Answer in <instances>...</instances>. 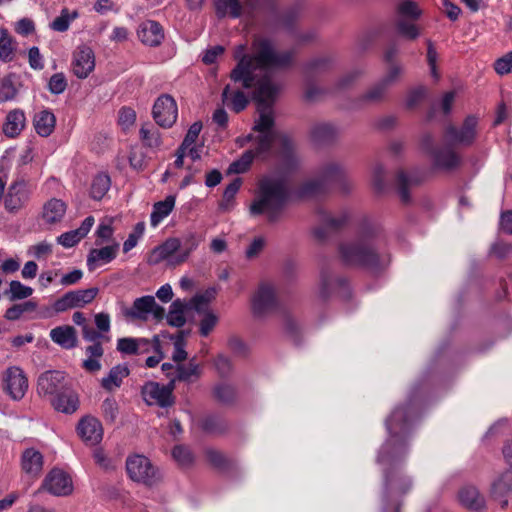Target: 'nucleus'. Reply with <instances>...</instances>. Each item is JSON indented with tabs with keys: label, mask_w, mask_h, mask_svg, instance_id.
I'll list each match as a JSON object with an SVG mask.
<instances>
[{
	"label": "nucleus",
	"mask_w": 512,
	"mask_h": 512,
	"mask_svg": "<svg viewBox=\"0 0 512 512\" xmlns=\"http://www.w3.org/2000/svg\"><path fill=\"white\" fill-rule=\"evenodd\" d=\"M252 54H246V46L240 44L234 50V58L238 64L231 71L234 82H241L244 88L255 86V97L259 103V118L253 126L254 134L239 137L236 143L243 147L252 142L253 147L232 162L228 168L230 174L246 172L253 159L267 160L271 157L280 158L283 163L292 167L298 163L293 141L286 134L278 131L271 105L276 100L281 86L273 80L269 72L289 67L294 59L292 50H278L274 42L264 36H256L251 45Z\"/></svg>",
	"instance_id": "f257e3e1"
},
{
	"label": "nucleus",
	"mask_w": 512,
	"mask_h": 512,
	"mask_svg": "<svg viewBox=\"0 0 512 512\" xmlns=\"http://www.w3.org/2000/svg\"><path fill=\"white\" fill-rule=\"evenodd\" d=\"M413 414V408L408 404L395 408L386 421L389 437L380 449L378 462L389 466L385 470L384 479V494L387 499L401 496L411 488V481L402 475L398 464L406 453V436Z\"/></svg>",
	"instance_id": "f03ea898"
},
{
	"label": "nucleus",
	"mask_w": 512,
	"mask_h": 512,
	"mask_svg": "<svg viewBox=\"0 0 512 512\" xmlns=\"http://www.w3.org/2000/svg\"><path fill=\"white\" fill-rule=\"evenodd\" d=\"M288 200V188L284 179L265 176L259 182L258 193L250 206L254 216L265 215L267 221L275 223L283 215Z\"/></svg>",
	"instance_id": "7ed1b4c3"
},
{
	"label": "nucleus",
	"mask_w": 512,
	"mask_h": 512,
	"mask_svg": "<svg viewBox=\"0 0 512 512\" xmlns=\"http://www.w3.org/2000/svg\"><path fill=\"white\" fill-rule=\"evenodd\" d=\"M347 178V170L343 164L337 161H328L319 169L315 179L305 181L297 191L299 197L308 198L321 194L326 185L341 183Z\"/></svg>",
	"instance_id": "20e7f679"
},
{
	"label": "nucleus",
	"mask_w": 512,
	"mask_h": 512,
	"mask_svg": "<svg viewBox=\"0 0 512 512\" xmlns=\"http://www.w3.org/2000/svg\"><path fill=\"white\" fill-rule=\"evenodd\" d=\"M340 254L343 261L348 265H360L369 268L378 266L379 256L366 237H359L342 243Z\"/></svg>",
	"instance_id": "39448f33"
},
{
	"label": "nucleus",
	"mask_w": 512,
	"mask_h": 512,
	"mask_svg": "<svg viewBox=\"0 0 512 512\" xmlns=\"http://www.w3.org/2000/svg\"><path fill=\"white\" fill-rule=\"evenodd\" d=\"M126 470L129 477L138 483L152 486L158 483L162 476L157 467L144 455H133L126 460Z\"/></svg>",
	"instance_id": "423d86ee"
},
{
	"label": "nucleus",
	"mask_w": 512,
	"mask_h": 512,
	"mask_svg": "<svg viewBox=\"0 0 512 512\" xmlns=\"http://www.w3.org/2000/svg\"><path fill=\"white\" fill-rule=\"evenodd\" d=\"M420 144L423 151L431 156L435 168L451 170L460 164V156L451 147L434 148V139L431 134H423Z\"/></svg>",
	"instance_id": "0eeeda50"
},
{
	"label": "nucleus",
	"mask_w": 512,
	"mask_h": 512,
	"mask_svg": "<svg viewBox=\"0 0 512 512\" xmlns=\"http://www.w3.org/2000/svg\"><path fill=\"white\" fill-rule=\"evenodd\" d=\"M161 368L171 384L174 385V388L176 387V382H184L186 384L197 382L203 373L202 365L196 361L195 357L191 358L188 363H163Z\"/></svg>",
	"instance_id": "6e6552de"
},
{
	"label": "nucleus",
	"mask_w": 512,
	"mask_h": 512,
	"mask_svg": "<svg viewBox=\"0 0 512 512\" xmlns=\"http://www.w3.org/2000/svg\"><path fill=\"white\" fill-rule=\"evenodd\" d=\"M478 122L479 119L476 116L469 115L459 128L453 125L447 126L444 137L451 144L469 146L477 137Z\"/></svg>",
	"instance_id": "1a4fd4ad"
},
{
	"label": "nucleus",
	"mask_w": 512,
	"mask_h": 512,
	"mask_svg": "<svg viewBox=\"0 0 512 512\" xmlns=\"http://www.w3.org/2000/svg\"><path fill=\"white\" fill-rule=\"evenodd\" d=\"M174 389V385H172L170 381L167 385L150 381L143 385L141 394L146 404L167 408L172 406L175 402L173 396Z\"/></svg>",
	"instance_id": "9d476101"
},
{
	"label": "nucleus",
	"mask_w": 512,
	"mask_h": 512,
	"mask_svg": "<svg viewBox=\"0 0 512 512\" xmlns=\"http://www.w3.org/2000/svg\"><path fill=\"white\" fill-rule=\"evenodd\" d=\"M31 190L23 179L13 181L4 196V207L7 212L15 214L23 209L30 200Z\"/></svg>",
	"instance_id": "9b49d317"
},
{
	"label": "nucleus",
	"mask_w": 512,
	"mask_h": 512,
	"mask_svg": "<svg viewBox=\"0 0 512 512\" xmlns=\"http://www.w3.org/2000/svg\"><path fill=\"white\" fill-rule=\"evenodd\" d=\"M70 388L65 373L57 370L43 372L37 380V392L39 395L50 399L64 390Z\"/></svg>",
	"instance_id": "f8f14e48"
},
{
	"label": "nucleus",
	"mask_w": 512,
	"mask_h": 512,
	"mask_svg": "<svg viewBox=\"0 0 512 512\" xmlns=\"http://www.w3.org/2000/svg\"><path fill=\"white\" fill-rule=\"evenodd\" d=\"M41 490L54 496H67L73 491V482L65 471L54 468L46 475L36 494Z\"/></svg>",
	"instance_id": "ddd939ff"
},
{
	"label": "nucleus",
	"mask_w": 512,
	"mask_h": 512,
	"mask_svg": "<svg viewBox=\"0 0 512 512\" xmlns=\"http://www.w3.org/2000/svg\"><path fill=\"white\" fill-rule=\"evenodd\" d=\"M152 114L159 126L163 128L171 127L178 116L176 101L168 94L159 96L154 103Z\"/></svg>",
	"instance_id": "4468645a"
},
{
	"label": "nucleus",
	"mask_w": 512,
	"mask_h": 512,
	"mask_svg": "<svg viewBox=\"0 0 512 512\" xmlns=\"http://www.w3.org/2000/svg\"><path fill=\"white\" fill-rule=\"evenodd\" d=\"M4 390L13 400H21L28 390V380L24 371L17 367H9L3 375Z\"/></svg>",
	"instance_id": "2eb2a0df"
},
{
	"label": "nucleus",
	"mask_w": 512,
	"mask_h": 512,
	"mask_svg": "<svg viewBox=\"0 0 512 512\" xmlns=\"http://www.w3.org/2000/svg\"><path fill=\"white\" fill-rule=\"evenodd\" d=\"M277 295L275 287L270 283L259 285L252 298V310L257 316H262L277 307Z\"/></svg>",
	"instance_id": "dca6fc26"
},
{
	"label": "nucleus",
	"mask_w": 512,
	"mask_h": 512,
	"mask_svg": "<svg viewBox=\"0 0 512 512\" xmlns=\"http://www.w3.org/2000/svg\"><path fill=\"white\" fill-rule=\"evenodd\" d=\"M182 247L181 239L177 237H170L166 239L163 243L156 246L147 257V262L150 265H157L163 261H167L169 265L177 266L178 264H174L173 260L179 253V250Z\"/></svg>",
	"instance_id": "f3484780"
},
{
	"label": "nucleus",
	"mask_w": 512,
	"mask_h": 512,
	"mask_svg": "<svg viewBox=\"0 0 512 512\" xmlns=\"http://www.w3.org/2000/svg\"><path fill=\"white\" fill-rule=\"evenodd\" d=\"M71 66L73 74L77 78H87L95 68V55L93 50L87 45L78 46L73 53Z\"/></svg>",
	"instance_id": "a211bd4d"
},
{
	"label": "nucleus",
	"mask_w": 512,
	"mask_h": 512,
	"mask_svg": "<svg viewBox=\"0 0 512 512\" xmlns=\"http://www.w3.org/2000/svg\"><path fill=\"white\" fill-rule=\"evenodd\" d=\"M160 340L154 336L152 340L146 338L124 337L117 341V350L126 355H137L149 353L151 349L158 350Z\"/></svg>",
	"instance_id": "6ab92c4d"
},
{
	"label": "nucleus",
	"mask_w": 512,
	"mask_h": 512,
	"mask_svg": "<svg viewBox=\"0 0 512 512\" xmlns=\"http://www.w3.org/2000/svg\"><path fill=\"white\" fill-rule=\"evenodd\" d=\"M77 432L81 439L88 445H97L103 438L101 422L93 416H85L77 425Z\"/></svg>",
	"instance_id": "aec40b11"
},
{
	"label": "nucleus",
	"mask_w": 512,
	"mask_h": 512,
	"mask_svg": "<svg viewBox=\"0 0 512 512\" xmlns=\"http://www.w3.org/2000/svg\"><path fill=\"white\" fill-rule=\"evenodd\" d=\"M139 40L147 46L156 47L161 44L164 39V31L162 26L153 20L142 22L137 30Z\"/></svg>",
	"instance_id": "412c9836"
},
{
	"label": "nucleus",
	"mask_w": 512,
	"mask_h": 512,
	"mask_svg": "<svg viewBox=\"0 0 512 512\" xmlns=\"http://www.w3.org/2000/svg\"><path fill=\"white\" fill-rule=\"evenodd\" d=\"M119 244L114 243L102 248L91 249L87 256V267L90 271L110 263L118 254Z\"/></svg>",
	"instance_id": "4be33fe9"
},
{
	"label": "nucleus",
	"mask_w": 512,
	"mask_h": 512,
	"mask_svg": "<svg viewBox=\"0 0 512 512\" xmlns=\"http://www.w3.org/2000/svg\"><path fill=\"white\" fill-rule=\"evenodd\" d=\"M43 464V455L35 448H27L22 452L21 469L26 475L37 478L42 472Z\"/></svg>",
	"instance_id": "5701e85b"
},
{
	"label": "nucleus",
	"mask_w": 512,
	"mask_h": 512,
	"mask_svg": "<svg viewBox=\"0 0 512 512\" xmlns=\"http://www.w3.org/2000/svg\"><path fill=\"white\" fill-rule=\"evenodd\" d=\"M154 307V297L147 295L136 298L132 307L126 308L123 314L132 320L147 321L151 310Z\"/></svg>",
	"instance_id": "b1692460"
},
{
	"label": "nucleus",
	"mask_w": 512,
	"mask_h": 512,
	"mask_svg": "<svg viewBox=\"0 0 512 512\" xmlns=\"http://www.w3.org/2000/svg\"><path fill=\"white\" fill-rule=\"evenodd\" d=\"M26 126V116L23 110L13 109L6 115L2 126L4 135L8 138H16Z\"/></svg>",
	"instance_id": "393cba45"
},
{
	"label": "nucleus",
	"mask_w": 512,
	"mask_h": 512,
	"mask_svg": "<svg viewBox=\"0 0 512 512\" xmlns=\"http://www.w3.org/2000/svg\"><path fill=\"white\" fill-rule=\"evenodd\" d=\"M93 224L94 218L92 216L86 217L79 228L65 232L58 236L57 243L65 248H71L75 246L89 233Z\"/></svg>",
	"instance_id": "a878e982"
},
{
	"label": "nucleus",
	"mask_w": 512,
	"mask_h": 512,
	"mask_svg": "<svg viewBox=\"0 0 512 512\" xmlns=\"http://www.w3.org/2000/svg\"><path fill=\"white\" fill-rule=\"evenodd\" d=\"M67 205L57 198L48 200L42 208L41 218L48 225H54L62 221L66 214Z\"/></svg>",
	"instance_id": "bb28decb"
},
{
	"label": "nucleus",
	"mask_w": 512,
	"mask_h": 512,
	"mask_svg": "<svg viewBox=\"0 0 512 512\" xmlns=\"http://www.w3.org/2000/svg\"><path fill=\"white\" fill-rule=\"evenodd\" d=\"M50 401L55 410L65 414H72L79 407L78 395L71 388L54 396Z\"/></svg>",
	"instance_id": "cd10ccee"
},
{
	"label": "nucleus",
	"mask_w": 512,
	"mask_h": 512,
	"mask_svg": "<svg viewBox=\"0 0 512 512\" xmlns=\"http://www.w3.org/2000/svg\"><path fill=\"white\" fill-rule=\"evenodd\" d=\"M512 491V471L507 470L500 474L492 483V497L504 507L507 505V495Z\"/></svg>",
	"instance_id": "c85d7f7f"
},
{
	"label": "nucleus",
	"mask_w": 512,
	"mask_h": 512,
	"mask_svg": "<svg viewBox=\"0 0 512 512\" xmlns=\"http://www.w3.org/2000/svg\"><path fill=\"white\" fill-rule=\"evenodd\" d=\"M51 340L64 349L77 346L76 329L70 325L57 326L50 331Z\"/></svg>",
	"instance_id": "c756f323"
},
{
	"label": "nucleus",
	"mask_w": 512,
	"mask_h": 512,
	"mask_svg": "<svg viewBox=\"0 0 512 512\" xmlns=\"http://www.w3.org/2000/svg\"><path fill=\"white\" fill-rule=\"evenodd\" d=\"M56 125L55 115L48 109H43L35 113L33 117V126L36 133L41 137L50 136Z\"/></svg>",
	"instance_id": "7c9ffc66"
},
{
	"label": "nucleus",
	"mask_w": 512,
	"mask_h": 512,
	"mask_svg": "<svg viewBox=\"0 0 512 512\" xmlns=\"http://www.w3.org/2000/svg\"><path fill=\"white\" fill-rule=\"evenodd\" d=\"M459 501L464 507L475 511L482 510L486 504L485 498L479 490L470 485L464 486L459 491Z\"/></svg>",
	"instance_id": "2f4dec72"
},
{
	"label": "nucleus",
	"mask_w": 512,
	"mask_h": 512,
	"mask_svg": "<svg viewBox=\"0 0 512 512\" xmlns=\"http://www.w3.org/2000/svg\"><path fill=\"white\" fill-rule=\"evenodd\" d=\"M129 375V369L126 365H116L112 367L106 377L101 380V386L106 391H114L118 389L124 378Z\"/></svg>",
	"instance_id": "473e14b6"
},
{
	"label": "nucleus",
	"mask_w": 512,
	"mask_h": 512,
	"mask_svg": "<svg viewBox=\"0 0 512 512\" xmlns=\"http://www.w3.org/2000/svg\"><path fill=\"white\" fill-rule=\"evenodd\" d=\"M421 182V176L415 172L401 171L397 175V189L403 202L410 200L409 189Z\"/></svg>",
	"instance_id": "72a5a7b5"
},
{
	"label": "nucleus",
	"mask_w": 512,
	"mask_h": 512,
	"mask_svg": "<svg viewBox=\"0 0 512 512\" xmlns=\"http://www.w3.org/2000/svg\"><path fill=\"white\" fill-rule=\"evenodd\" d=\"M222 100L224 104L233 109L235 112H240L248 104V99L245 94L240 91H232L230 85H227L222 92Z\"/></svg>",
	"instance_id": "f704fd0d"
},
{
	"label": "nucleus",
	"mask_w": 512,
	"mask_h": 512,
	"mask_svg": "<svg viewBox=\"0 0 512 512\" xmlns=\"http://www.w3.org/2000/svg\"><path fill=\"white\" fill-rule=\"evenodd\" d=\"M175 206V197L167 196L164 201H159L154 204L150 216V222L153 227H157L159 223L166 218Z\"/></svg>",
	"instance_id": "c9c22d12"
},
{
	"label": "nucleus",
	"mask_w": 512,
	"mask_h": 512,
	"mask_svg": "<svg viewBox=\"0 0 512 512\" xmlns=\"http://www.w3.org/2000/svg\"><path fill=\"white\" fill-rule=\"evenodd\" d=\"M187 305L184 301L177 299L172 302L169 312L166 316L167 323L170 326L180 328L186 323L185 310Z\"/></svg>",
	"instance_id": "e433bc0d"
},
{
	"label": "nucleus",
	"mask_w": 512,
	"mask_h": 512,
	"mask_svg": "<svg viewBox=\"0 0 512 512\" xmlns=\"http://www.w3.org/2000/svg\"><path fill=\"white\" fill-rule=\"evenodd\" d=\"M216 14L219 17L230 16L238 18L242 13L239 0H214Z\"/></svg>",
	"instance_id": "4c0bfd02"
},
{
	"label": "nucleus",
	"mask_w": 512,
	"mask_h": 512,
	"mask_svg": "<svg viewBox=\"0 0 512 512\" xmlns=\"http://www.w3.org/2000/svg\"><path fill=\"white\" fill-rule=\"evenodd\" d=\"M182 247L179 250V253L174 258V264H182L184 263L190 256V254L197 249L199 245V241L195 233L190 232L181 239Z\"/></svg>",
	"instance_id": "58836bf2"
},
{
	"label": "nucleus",
	"mask_w": 512,
	"mask_h": 512,
	"mask_svg": "<svg viewBox=\"0 0 512 512\" xmlns=\"http://www.w3.org/2000/svg\"><path fill=\"white\" fill-rule=\"evenodd\" d=\"M397 19L417 20L421 16V10L412 0H401L396 8Z\"/></svg>",
	"instance_id": "ea45409f"
},
{
	"label": "nucleus",
	"mask_w": 512,
	"mask_h": 512,
	"mask_svg": "<svg viewBox=\"0 0 512 512\" xmlns=\"http://www.w3.org/2000/svg\"><path fill=\"white\" fill-rule=\"evenodd\" d=\"M338 129L331 123H318L312 129V136L318 142H327L334 139Z\"/></svg>",
	"instance_id": "a19ab883"
},
{
	"label": "nucleus",
	"mask_w": 512,
	"mask_h": 512,
	"mask_svg": "<svg viewBox=\"0 0 512 512\" xmlns=\"http://www.w3.org/2000/svg\"><path fill=\"white\" fill-rule=\"evenodd\" d=\"M72 296L73 305L75 308H81L91 303L98 294V288H88L69 291Z\"/></svg>",
	"instance_id": "79ce46f5"
},
{
	"label": "nucleus",
	"mask_w": 512,
	"mask_h": 512,
	"mask_svg": "<svg viewBox=\"0 0 512 512\" xmlns=\"http://www.w3.org/2000/svg\"><path fill=\"white\" fill-rule=\"evenodd\" d=\"M14 42L6 29H0V60L10 62L14 56Z\"/></svg>",
	"instance_id": "37998d69"
},
{
	"label": "nucleus",
	"mask_w": 512,
	"mask_h": 512,
	"mask_svg": "<svg viewBox=\"0 0 512 512\" xmlns=\"http://www.w3.org/2000/svg\"><path fill=\"white\" fill-rule=\"evenodd\" d=\"M110 188V178L106 174L97 175L91 185V197L95 200H101Z\"/></svg>",
	"instance_id": "c03bdc74"
},
{
	"label": "nucleus",
	"mask_w": 512,
	"mask_h": 512,
	"mask_svg": "<svg viewBox=\"0 0 512 512\" xmlns=\"http://www.w3.org/2000/svg\"><path fill=\"white\" fill-rule=\"evenodd\" d=\"M78 17V12H69L67 8L62 9L60 16L56 17L50 24L54 31L65 32L69 29L71 21Z\"/></svg>",
	"instance_id": "a18cd8bd"
},
{
	"label": "nucleus",
	"mask_w": 512,
	"mask_h": 512,
	"mask_svg": "<svg viewBox=\"0 0 512 512\" xmlns=\"http://www.w3.org/2000/svg\"><path fill=\"white\" fill-rule=\"evenodd\" d=\"M242 185V181L240 178H236L233 180L224 190L222 201L220 203V208L227 211L231 209L233 205L234 198L238 193L240 187Z\"/></svg>",
	"instance_id": "49530a36"
},
{
	"label": "nucleus",
	"mask_w": 512,
	"mask_h": 512,
	"mask_svg": "<svg viewBox=\"0 0 512 512\" xmlns=\"http://www.w3.org/2000/svg\"><path fill=\"white\" fill-rule=\"evenodd\" d=\"M33 293V289L22 284L20 281L13 280L9 284V290L6 292L11 301L26 299Z\"/></svg>",
	"instance_id": "de8ad7c7"
},
{
	"label": "nucleus",
	"mask_w": 512,
	"mask_h": 512,
	"mask_svg": "<svg viewBox=\"0 0 512 512\" xmlns=\"http://www.w3.org/2000/svg\"><path fill=\"white\" fill-rule=\"evenodd\" d=\"M415 20H407V19H397L396 20V30L397 32L410 40L416 39L420 32L416 24Z\"/></svg>",
	"instance_id": "09e8293b"
},
{
	"label": "nucleus",
	"mask_w": 512,
	"mask_h": 512,
	"mask_svg": "<svg viewBox=\"0 0 512 512\" xmlns=\"http://www.w3.org/2000/svg\"><path fill=\"white\" fill-rule=\"evenodd\" d=\"M36 308L37 305L33 301L15 304L6 310L5 318L11 321L18 320L24 313L35 311Z\"/></svg>",
	"instance_id": "8fccbe9b"
},
{
	"label": "nucleus",
	"mask_w": 512,
	"mask_h": 512,
	"mask_svg": "<svg viewBox=\"0 0 512 512\" xmlns=\"http://www.w3.org/2000/svg\"><path fill=\"white\" fill-rule=\"evenodd\" d=\"M140 137L143 143L151 148H157L161 145L160 133L157 129L142 126L140 129Z\"/></svg>",
	"instance_id": "3c124183"
},
{
	"label": "nucleus",
	"mask_w": 512,
	"mask_h": 512,
	"mask_svg": "<svg viewBox=\"0 0 512 512\" xmlns=\"http://www.w3.org/2000/svg\"><path fill=\"white\" fill-rule=\"evenodd\" d=\"M27 254L41 260L46 259L52 254V245L46 241L31 245L27 249Z\"/></svg>",
	"instance_id": "603ef678"
},
{
	"label": "nucleus",
	"mask_w": 512,
	"mask_h": 512,
	"mask_svg": "<svg viewBox=\"0 0 512 512\" xmlns=\"http://www.w3.org/2000/svg\"><path fill=\"white\" fill-rule=\"evenodd\" d=\"M217 323L218 316L211 311L206 312L199 323L200 335L203 337H207L213 331Z\"/></svg>",
	"instance_id": "864d4df0"
},
{
	"label": "nucleus",
	"mask_w": 512,
	"mask_h": 512,
	"mask_svg": "<svg viewBox=\"0 0 512 512\" xmlns=\"http://www.w3.org/2000/svg\"><path fill=\"white\" fill-rule=\"evenodd\" d=\"M387 89L388 87L380 80L363 95V100L367 102L379 101L384 97Z\"/></svg>",
	"instance_id": "5fc2aeb1"
},
{
	"label": "nucleus",
	"mask_w": 512,
	"mask_h": 512,
	"mask_svg": "<svg viewBox=\"0 0 512 512\" xmlns=\"http://www.w3.org/2000/svg\"><path fill=\"white\" fill-rule=\"evenodd\" d=\"M202 130V124L200 122L193 123L187 131V134L180 146L181 151H186L191 145H194L200 132Z\"/></svg>",
	"instance_id": "6e6d98bb"
},
{
	"label": "nucleus",
	"mask_w": 512,
	"mask_h": 512,
	"mask_svg": "<svg viewBox=\"0 0 512 512\" xmlns=\"http://www.w3.org/2000/svg\"><path fill=\"white\" fill-rule=\"evenodd\" d=\"M67 87V80L63 73H56L51 76L48 82V89L53 94H61Z\"/></svg>",
	"instance_id": "4d7b16f0"
},
{
	"label": "nucleus",
	"mask_w": 512,
	"mask_h": 512,
	"mask_svg": "<svg viewBox=\"0 0 512 512\" xmlns=\"http://www.w3.org/2000/svg\"><path fill=\"white\" fill-rule=\"evenodd\" d=\"M173 458L178 462L181 466H186L192 463L193 456L190 450L184 446H176L172 451Z\"/></svg>",
	"instance_id": "13d9d810"
},
{
	"label": "nucleus",
	"mask_w": 512,
	"mask_h": 512,
	"mask_svg": "<svg viewBox=\"0 0 512 512\" xmlns=\"http://www.w3.org/2000/svg\"><path fill=\"white\" fill-rule=\"evenodd\" d=\"M136 120V112L130 107H122L119 110L118 122L124 128H130Z\"/></svg>",
	"instance_id": "bf43d9fd"
},
{
	"label": "nucleus",
	"mask_w": 512,
	"mask_h": 512,
	"mask_svg": "<svg viewBox=\"0 0 512 512\" xmlns=\"http://www.w3.org/2000/svg\"><path fill=\"white\" fill-rule=\"evenodd\" d=\"M495 71L499 75L512 72V51L497 59L494 64Z\"/></svg>",
	"instance_id": "052dcab7"
},
{
	"label": "nucleus",
	"mask_w": 512,
	"mask_h": 512,
	"mask_svg": "<svg viewBox=\"0 0 512 512\" xmlns=\"http://www.w3.org/2000/svg\"><path fill=\"white\" fill-rule=\"evenodd\" d=\"M215 397L224 403L230 402L234 398V389L228 384H219L214 388Z\"/></svg>",
	"instance_id": "680f3d73"
},
{
	"label": "nucleus",
	"mask_w": 512,
	"mask_h": 512,
	"mask_svg": "<svg viewBox=\"0 0 512 512\" xmlns=\"http://www.w3.org/2000/svg\"><path fill=\"white\" fill-rule=\"evenodd\" d=\"M372 184L378 192H381L385 188V171L384 168L377 164L372 170Z\"/></svg>",
	"instance_id": "e2e57ef3"
},
{
	"label": "nucleus",
	"mask_w": 512,
	"mask_h": 512,
	"mask_svg": "<svg viewBox=\"0 0 512 512\" xmlns=\"http://www.w3.org/2000/svg\"><path fill=\"white\" fill-rule=\"evenodd\" d=\"M187 359V352L184 349V340L182 336H178L174 342V351L172 360L175 364H182Z\"/></svg>",
	"instance_id": "0e129e2a"
},
{
	"label": "nucleus",
	"mask_w": 512,
	"mask_h": 512,
	"mask_svg": "<svg viewBox=\"0 0 512 512\" xmlns=\"http://www.w3.org/2000/svg\"><path fill=\"white\" fill-rule=\"evenodd\" d=\"M403 69L398 64H392L381 81L387 86L394 84L402 75Z\"/></svg>",
	"instance_id": "69168bd1"
},
{
	"label": "nucleus",
	"mask_w": 512,
	"mask_h": 512,
	"mask_svg": "<svg viewBox=\"0 0 512 512\" xmlns=\"http://www.w3.org/2000/svg\"><path fill=\"white\" fill-rule=\"evenodd\" d=\"M129 163L131 167L137 171L144 169L146 165L144 153L140 149H131Z\"/></svg>",
	"instance_id": "338daca9"
},
{
	"label": "nucleus",
	"mask_w": 512,
	"mask_h": 512,
	"mask_svg": "<svg viewBox=\"0 0 512 512\" xmlns=\"http://www.w3.org/2000/svg\"><path fill=\"white\" fill-rule=\"evenodd\" d=\"M103 414L106 419L114 421L118 414V404L114 398H106L102 403Z\"/></svg>",
	"instance_id": "774afa93"
}]
</instances>
